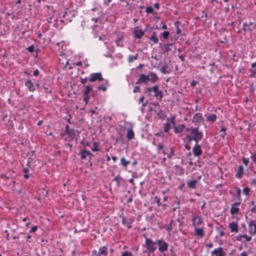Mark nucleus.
<instances>
[{"instance_id": "obj_1", "label": "nucleus", "mask_w": 256, "mask_h": 256, "mask_svg": "<svg viewBox=\"0 0 256 256\" xmlns=\"http://www.w3.org/2000/svg\"><path fill=\"white\" fill-rule=\"evenodd\" d=\"M186 130L187 132L190 130V134H188L186 137V139H188L187 143L190 144L192 140L195 141L196 142H198L202 140L203 132L202 130H199L198 126L191 127L190 128H186Z\"/></svg>"}, {"instance_id": "obj_2", "label": "nucleus", "mask_w": 256, "mask_h": 256, "mask_svg": "<svg viewBox=\"0 0 256 256\" xmlns=\"http://www.w3.org/2000/svg\"><path fill=\"white\" fill-rule=\"evenodd\" d=\"M158 80V77L157 74L153 72H148V74H141L136 82V84H148V82L152 83H154Z\"/></svg>"}, {"instance_id": "obj_3", "label": "nucleus", "mask_w": 256, "mask_h": 256, "mask_svg": "<svg viewBox=\"0 0 256 256\" xmlns=\"http://www.w3.org/2000/svg\"><path fill=\"white\" fill-rule=\"evenodd\" d=\"M91 91H92V88L90 85L84 86V90L82 91L83 94V100L87 104L90 100L89 94Z\"/></svg>"}, {"instance_id": "obj_4", "label": "nucleus", "mask_w": 256, "mask_h": 256, "mask_svg": "<svg viewBox=\"0 0 256 256\" xmlns=\"http://www.w3.org/2000/svg\"><path fill=\"white\" fill-rule=\"evenodd\" d=\"M79 155H80L81 159L84 160H86V157L88 156L89 157V162H90L92 158L94 156V154L92 153L90 150H86V148L80 152Z\"/></svg>"}, {"instance_id": "obj_5", "label": "nucleus", "mask_w": 256, "mask_h": 256, "mask_svg": "<svg viewBox=\"0 0 256 256\" xmlns=\"http://www.w3.org/2000/svg\"><path fill=\"white\" fill-rule=\"evenodd\" d=\"M145 243L146 245V248L150 252H153L156 250L155 246V244H157L156 242H154L150 238H146Z\"/></svg>"}, {"instance_id": "obj_6", "label": "nucleus", "mask_w": 256, "mask_h": 256, "mask_svg": "<svg viewBox=\"0 0 256 256\" xmlns=\"http://www.w3.org/2000/svg\"><path fill=\"white\" fill-rule=\"evenodd\" d=\"M104 80V79L102 76V74L100 72L91 74L88 79V80L90 82H94L96 80L102 81Z\"/></svg>"}, {"instance_id": "obj_7", "label": "nucleus", "mask_w": 256, "mask_h": 256, "mask_svg": "<svg viewBox=\"0 0 256 256\" xmlns=\"http://www.w3.org/2000/svg\"><path fill=\"white\" fill-rule=\"evenodd\" d=\"M156 243L158 245V250L161 252H164L167 250L168 244L162 240H158Z\"/></svg>"}, {"instance_id": "obj_8", "label": "nucleus", "mask_w": 256, "mask_h": 256, "mask_svg": "<svg viewBox=\"0 0 256 256\" xmlns=\"http://www.w3.org/2000/svg\"><path fill=\"white\" fill-rule=\"evenodd\" d=\"M108 248L107 246H100L99 248L98 252H97L96 250H94L92 252V253L96 254V256H106L108 254Z\"/></svg>"}, {"instance_id": "obj_9", "label": "nucleus", "mask_w": 256, "mask_h": 256, "mask_svg": "<svg viewBox=\"0 0 256 256\" xmlns=\"http://www.w3.org/2000/svg\"><path fill=\"white\" fill-rule=\"evenodd\" d=\"M192 152L194 156H195L200 157L202 155V150L198 142H196L194 146L192 148Z\"/></svg>"}, {"instance_id": "obj_10", "label": "nucleus", "mask_w": 256, "mask_h": 256, "mask_svg": "<svg viewBox=\"0 0 256 256\" xmlns=\"http://www.w3.org/2000/svg\"><path fill=\"white\" fill-rule=\"evenodd\" d=\"M160 46L162 48V54H168V52L172 50V48H170V46L173 45L172 43H167L164 44V46H162V43H160Z\"/></svg>"}, {"instance_id": "obj_11", "label": "nucleus", "mask_w": 256, "mask_h": 256, "mask_svg": "<svg viewBox=\"0 0 256 256\" xmlns=\"http://www.w3.org/2000/svg\"><path fill=\"white\" fill-rule=\"evenodd\" d=\"M134 36L138 39L141 38L144 34V31L140 29L139 27L136 26L134 28Z\"/></svg>"}, {"instance_id": "obj_12", "label": "nucleus", "mask_w": 256, "mask_h": 256, "mask_svg": "<svg viewBox=\"0 0 256 256\" xmlns=\"http://www.w3.org/2000/svg\"><path fill=\"white\" fill-rule=\"evenodd\" d=\"M152 92L154 93V96L158 98L160 100L163 96V93L162 90H159V86L158 85H154L152 86Z\"/></svg>"}, {"instance_id": "obj_13", "label": "nucleus", "mask_w": 256, "mask_h": 256, "mask_svg": "<svg viewBox=\"0 0 256 256\" xmlns=\"http://www.w3.org/2000/svg\"><path fill=\"white\" fill-rule=\"evenodd\" d=\"M204 121V118L202 116V114L199 112L196 114L194 116L192 120V122L194 123L195 124L198 125L201 122Z\"/></svg>"}, {"instance_id": "obj_14", "label": "nucleus", "mask_w": 256, "mask_h": 256, "mask_svg": "<svg viewBox=\"0 0 256 256\" xmlns=\"http://www.w3.org/2000/svg\"><path fill=\"white\" fill-rule=\"evenodd\" d=\"M24 85L30 92H34L36 90L35 86L30 79H27L24 82Z\"/></svg>"}, {"instance_id": "obj_15", "label": "nucleus", "mask_w": 256, "mask_h": 256, "mask_svg": "<svg viewBox=\"0 0 256 256\" xmlns=\"http://www.w3.org/2000/svg\"><path fill=\"white\" fill-rule=\"evenodd\" d=\"M249 233L254 234L256 233V224L254 221L250 220L248 222Z\"/></svg>"}, {"instance_id": "obj_16", "label": "nucleus", "mask_w": 256, "mask_h": 256, "mask_svg": "<svg viewBox=\"0 0 256 256\" xmlns=\"http://www.w3.org/2000/svg\"><path fill=\"white\" fill-rule=\"evenodd\" d=\"M212 254L216 255V256H225L226 253L222 247H219L218 248L214 249L212 252Z\"/></svg>"}, {"instance_id": "obj_17", "label": "nucleus", "mask_w": 256, "mask_h": 256, "mask_svg": "<svg viewBox=\"0 0 256 256\" xmlns=\"http://www.w3.org/2000/svg\"><path fill=\"white\" fill-rule=\"evenodd\" d=\"M228 227L230 229L231 232H234L235 233L238 232V224L236 222H232L230 223Z\"/></svg>"}, {"instance_id": "obj_18", "label": "nucleus", "mask_w": 256, "mask_h": 256, "mask_svg": "<svg viewBox=\"0 0 256 256\" xmlns=\"http://www.w3.org/2000/svg\"><path fill=\"white\" fill-rule=\"evenodd\" d=\"M244 168L242 165H240L238 168V170L236 174V177L237 178L240 179L244 174Z\"/></svg>"}, {"instance_id": "obj_19", "label": "nucleus", "mask_w": 256, "mask_h": 256, "mask_svg": "<svg viewBox=\"0 0 256 256\" xmlns=\"http://www.w3.org/2000/svg\"><path fill=\"white\" fill-rule=\"evenodd\" d=\"M134 133L132 128H128L126 132V138L128 140H132L134 138Z\"/></svg>"}, {"instance_id": "obj_20", "label": "nucleus", "mask_w": 256, "mask_h": 256, "mask_svg": "<svg viewBox=\"0 0 256 256\" xmlns=\"http://www.w3.org/2000/svg\"><path fill=\"white\" fill-rule=\"evenodd\" d=\"M195 234L202 238L204 236V232L202 228H196L194 230Z\"/></svg>"}, {"instance_id": "obj_21", "label": "nucleus", "mask_w": 256, "mask_h": 256, "mask_svg": "<svg viewBox=\"0 0 256 256\" xmlns=\"http://www.w3.org/2000/svg\"><path fill=\"white\" fill-rule=\"evenodd\" d=\"M176 168L178 169V170L176 171V174L179 176L183 175L184 173V168L182 167H180L178 165H175L174 166Z\"/></svg>"}, {"instance_id": "obj_22", "label": "nucleus", "mask_w": 256, "mask_h": 256, "mask_svg": "<svg viewBox=\"0 0 256 256\" xmlns=\"http://www.w3.org/2000/svg\"><path fill=\"white\" fill-rule=\"evenodd\" d=\"M118 137L116 138V142L114 145H116V144L121 143L122 144H124V138L123 137L122 135L119 133Z\"/></svg>"}, {"instance_id": "obj_23", "label": "nucleus", "mask_w": 256, "mask_h": 256, "mask_svg": "<svg viewBox=\"0 0 256 256\" xmlns=\"http://www.w3.org/2000/svg\"><path fill=\"white\" fill-rule=\"evenodd\" d=\"M236 192L234 194V196L236 197L238 200H242L241 198V190L239 188H235Z\"/></svg>"}, {"instance_id": "obj_24", "label": "nucleus", "mask_w": 256, "mask_h": 256, "mask_svg": "<svg viewBox=\"0 0 256 256\" xmlns=\"http://www.w3.org/2000/svg\"><path fill=\"white\" fill-rule=\"evenodd\" d=\"M193 226H196V225H199L202 223L201 218L200 217L195 216L192 218Z\"/></svg>"}, {"instance_id": "obj_25", "label": "nucleus", "mask_w": 256, "mask_h": 256, "mask_svg": "<svg viewBox=\"0 0 256 256\" xmlns=\"http://www.w3.org/2000/svg\"><path fill=\"white\" fill-rule=\"evenodd\" d=\"M122 180H123V178L119 174L116 176L113 180V181L116 182V186L118 188H120V182Z\"/></svg>"}, {"instance_id": "obj_26", "label": "nucleus", "mask_w": 256, "mask_h": 256, "mask_svg": "<svg viewBox=\"0 0 256 256\" xmlns=\"http://www.w3.org/2000/svg\"><path fill=\"white\" fill-rule=\"evenodd\" d=\"M217 116L216 114H210L207 118H206V121L208 122H214L216 120Z\"/></svg>"}, {"instance_id": "obj_27", "label": "nucleus", "mask_w": 256, "mask_h": 256, "mask_svg": "<svg viewBox=\"0 0 256 256\" xmlns=\"http://www.w3.org/2000/svg\"><path fill=\"white\" fill-rule=\"evenodd\" d=\"M197 183V180H192L188 181L187 183L188 187L192 188H196V185Z\"/></svg>"}, {"instance_id": "obj_28", "label": "nucleus", "mask_w": 256, "mask_h": 256, "mask_svg": "<svg viewBox=\"0 0 256 256\" xmlns=\"http://www.w3.org/2000/svg\"><path fill=\"white\" fill-rule=\"evenodd\" d=\"M130 163V160H126L124 158H122L120 160V165H122L124 167H126Z\"/></svg>"}, {"instance_id": "obj_29", "label": "nucleus", "mask_w": 256, "mask_h": 256, "mask_svg": "<svg viewBox=\"0 0 256 256\" xmlns=\"http://www.w3.org/2000/svg\"><path fill=\"white\" fill-rule=\"evenodd\" d=\"M240 208H238L232 206L230 209V212L232 215L238 214Z\"/></svg>"}, {"instance_id": "obj_30", "label": "nucleus", "mask_w": 256, "mask_h": 256, "mask_svg": "<svg viewBox=\"0 0 256 256\" xmlns=\"http://www.w3.org/2000/svg\"><path fill=\"white\" fill-rule=\"evenodd\" d=\"M168 68V65L166 64L165 65H164L162 66L160 68V71L162 73V74H169L170 73V71H168L167 70Z\"/></svg>"}, {"instance_id": "obj_31", "label": "nucleus", "mask_w": 256, "mask_h": 256, "mask_svg": "<svg viewBox=\"0 0 256 256\" xmlns=\"http://www.w3.org/2000/svg\"><path fill=\"white\" fill-rule=\"evenodd\" d=\"M174 128V132L176 134H179L182 132L183 130L180 127V125L176 126L175 124L172 126Z\"/></svg>"}, {"instance_id": "obj_32", "label": "nucleus", "mask_w": 256, "mask_h": 256, "mask_svg": "<svg viewBox=\"0 0 256 256\" xmlns=\"http://www.w3.org/2000/svg\"><path fill=\"white\" fill-rule=\"evenodd\" d=\"M152 87H145L144 88V92L148 96H151V92H152Z\"/></svg>"}, {"instance_id": "obj_33", "label": "nucleus", "mask_w": 256, "mask_h": 256, "mask_svg": "<svg viewBox=\"0 0 256 256\" xmlns=\"http://www.w3.org/2000/svg\"><path fill=\"white\" fill-rule=\"evenodd\" d=\"M138 54H136L135 56L130 55L128 57V61L129 62H133L134 60L138 58Z\"/></svg>"}, {"instance_id": "obj_34", "label": "nucleus", "mask_w": 256, "mask_h": 256, "mask_svg": "<svg viewBox=\"0 0 256 256\" xmlns=\"http://www.w3.org/2000/svg\"><path fill=\"white\" fill-rule=\"evenodd\" d=\"M156 116L158 118L164 119L166 116L164 114L162 110H160L158 112H156Z\"/></svg>"}, {"instance_id": "obj_35", "label": "nucleus", "mask_w": 256, "mask_h": 256, "mask_svg": "<svg viewBox=\"0 0 256 256\" xmlns=\"http://www.w3.org/2000/svg\"><path fill=\"white\" fill-rule=\"evenodd\" d=\"M100 146V143L98 142H94L93 143V146L92 148V150L94 152H98L100 150L98 148V147Z\"/></svg>"}, {"instance_id": "obj_36", "label": "nucleus", "mask_w": 256, "mask_h": 256, "mask_svg": "<svg viewBox=\"0 0 256 256\" xmlns=\"http://www.w3.org/2000/svg\"><path fill=\"white\" fill-rule=\"evenodd\" d=\"M171 128L170 124L169 122H166L164 125V132H168L169 130Z\"/></svg>"}, {"instance_id": "obj_37", "label": "nucleus", "mask_w": 256, "mask_h": 256, "mask_svg": "<svg viewBox=\"0 0 256 256\" xmlns=\"http://www.w3.org/2000/svg\"><path fill=\"white\" fill-rule=\"evenodd\" d=\"M27 162H28V164H31L33 168H34L36 165V162L34 160V158L31 157L28 158Z\"/></svg>"}, {"instance_id": "obj_38", "label": "nucleus", "mask_w": 256, "mask_h": 256, "mask_svg": "<svg viewBox=\"0 0 256 256\" xmlns=\"http://www.w3.org/2000/svg\"><path fill=\"white\" fill-rule=\"evenodd\" d=\"M42 87L44 90V92L46 94H51L52 93V91L51 90H48V86L45 84H43Z\"/></svg>"}, {"instance_id": "obj_39", "label": "nucleus", "mask_w": 256, "mask_h": 256, "mask_svg": "<svg viewBox=\"0 0 256 256\" xmlns=\"http://www.w3.org/2000/svg\"><path fill=\"white\" fill-rule=\"evenodd\" d=\"M179 24H180V22H178V21L174 23V25H175L176 27L177 28V29H176V34H182V30L180 28H178Z\"/></svg>"}, {"instance_id": "obj_40", "label": "nucleus", "mask_w": 256, "mask_h": 256, "mask_svg": "<svg viewBox=\"0 0 256 256\" xmlns=\"http://www.w3.org/2000/svg\"><path fill=\"white\" fill-rule=\"evenodd\" d=\"M170 35V32L168 31H164L161 34L160 36H162L164 39H167Z\"/></svg>"}, {"instance_id": "obj_41", "label": "nucleus", "mask_w": 256, "mask_h": 256, "mask_svg": "<svg viewBox=\"0 0 256 256\" xmlns=\"http://www.w3.org/2000/svg\"><path fill=\"white\" fill-rule=\"evenodd\" d=\"M115 42L117 46H120L121 47L124 46V44H122V40L121 38H118V40H115Z\"/></svg>"}, {"instance_id": "obj_42", "label": "nucleus", "mask_w": 256, "mask_h": 256, "mask_svg": "<svg viewBox=\"0 0 256 256\" xmlns=\"http://www.w3.org/2000/svg\"><path fill=\"white\" fill-rule=\"evenodd\" d=\"M68 134L72 138H74L76 136L75 132L74 129H71L70 132Z\"/></svg>"}, {"instance_id": "obj_43", "label": "nucleus", "mask_w": 256, "mask_h": 256, "mask_svg": "<svg viewBox=\"0 0 256 256\" xmlns=\"http://www.w3.org/2000/svg\"><path fill=\"white\" fill-rule=\"evenodd\" d=\"M150 39L154 44H158V38L157 36H151Z\"/></svg>"}, {"instance_id": "obj_44", "label": "nucleus", "mask_w": 256, "mask_h": 256, "mask_svg": "<svg viewBox=\"0 0 256 256\" xmlns=\"http://www.w3.org/2000/svg\"><path fill=\"white\" fill-rule=\"evenodd\" d=\"M248 27V24L246 22H244L243 24V25H242V30L244 31V33H243V34L244 36L246 34V33L247 31V29L246 28V27Z\"/></svg>"}, {"instance_id": "obj_45", "label": "nucleus", "mask_w": 256, "mask_h": 256, "mask_svg": "<svg viewBox=\"0 0 256 256\" xmlns=\"http://www.w3.org/2000/svg\"><path fill=\"white\" fill-rule=\"evenodd\" d=\"M242 191H243L244 194L245 195L248 196L249 194V193L250 192V188L248 187H245L244 188Z\"/></svg>"}, {"instance_id": "obj_46", "label": "nucleus", "mask_w": 256, "mask_h": 256, "mask_svg": "<svg viewBox=\"0 0 256 256\" xmlns=\"http://www.w3.org/2000/svg\"><path fill=\"white\" fill-rule=\"evenodd\" d=\"M250 72H251V74L250 76L251 78H254L256 76V69H250Z\"/></svg>"}, {"instance_id": "obj_47", "label": "nucleus", "mask_w": 256, "mask_h": 256, "mask_svg": "<svg viewBox=\"0 0 256 256\" xmlns=\"http://www.w3.org/2000/svg\"><path fill=\"white\" fill-rule=\"evenodd\" d=\"M132 254L129 251H125L122 253L121 256H132Z\"/></svg>"}, {"instance_id": "obj_48", "label": "nucleus", "mask_w": 256, "mask_h": 256, "mask_svg": "<svg viewBox=\"0 0 256 256\" xmlns=\"http://www.w3.org/2000/svg\"><path fill=\"white\" fill-rule=\"evenodd\" d=\"M242 161L243 164L246 166H248V164L249 162V158H246L244 157H243L242 158Z\"/></svg>"}, {"instance_id": "obj_49", "label": "nucleus", "mask_w": 256, "mask_h": 256, "mask_svg": "<svg viewBox=\"0 0 256 256\" xmlns=\"http://www.w3.org/2000/svg\"><path fill=\"white\" fill-rule=\"evenodd\" d=\"M174 154H175L174 150L172 148H171L170 149V154L167 156V157L168 158L171 159L172 158V156H174Z\"/></svg>"}, {"instance_id": "obj_50", "label": "nucleus", "mask_w": 256, "mask_h": 256, "mask_svg": "<svg viewBox=\"0 0 256 256\" xmlns=\"http://www.w3.org/2000/svg\"><path fill=\"white\" fill-rule=\"evenodd\" d=\"M242 238H246V241L244 242V243H245L246 242H250L252 240V237L248 236L247 234H242Z\"/></svg>"}, {"instance_id": "obj_51", "label": "nucleus", "mask_w": 256, "mask_h": 256, "mask_svg": "<svg viewBox=\"0 0 256 256\" xmlns=\"http://www.w3.org/2000/svg\"><path fill=\"white\" fill-rule=\"evenodd\" d=\"M146 11L148 14H151V13H153L154 9L152 6H149L146 8Z\"/></svg>"}, {"instance_id": "obj_52", "label": "nucleus", "mask_w": 256, "mask_h": 256, "mask_svg": "<svg viewBox=\"0 0 256 256\" xmlns=\"http://www.w3.org/2000/svg\"><path fill=\"white\" fill-rule=\"evenodd\" d=\"M172 220H171L170 224H168L167 226H166V230L168 231H170V230H172Z\"/></svg>"}, {"instance_id": "obj_53", "label": "nucleus", "mask_w": 256, "mask_h": 256, "mask_svg": "<svg viewBox=\"0 0 256 256\" xmlns=\"http://www.w3.org/2000/svg\"><path fill=\"white\" fill-rule=\"evenodd\" d=\"M81 144H82L84 146H89L90 145L89 142L88 140H84V138L82 140Z\"/></svg>"}, {"instance_id": "obj_54", "label": "nucleus", "mask_w": 256, "mask_h": 256, "mask_svg": "<svg viewBox=\"0 0 256 256\" xmlns=\"http://www.w3.org/2000/svg\"><path fill=\"white\" fill-rule=\"evenodd\" d=\"M98 90H102L104 92H105L107 88L106 86L102 84L98 87Z\"/></svg>"}, {"instance_id": "obj_55", "label": "nucleus", "mask_w": 256, "mask_h": 256, "mask_svg": "<svg viewBox=\"0 0 256 256\" xmlns=\"http://www.w3.org/2000/svg\"><path fill=\"white\" fill-rule=\"evenodd\" d=\"M26 50L31 53L33 52L34 51V45H31L30 46H28L27 48H26Z\"/></svg>"}, {"instance_id": "obj_56", "label": "nucleus", "mask_w": 256, "mask_h": 256, "mask_svg": "<svg viewBox=\"0 0 256 256\" xmlns=\"http://www.w3.org/2000/svg\"><path fill=\"white\" fill-rule=\"evenodd\" d=\"M96 27H98V25H94V28L92 30L93 33H94V34L95 37H97L98 36V32L96 30Z\"/></svg>"}, {"instance_id": "obj_57", "label": "nucleus", "mask_w": 256, "mask_h": 256, "mask_svg": "<svg viewBox=\"0 0 256 256\" xmlns=\"http://www.w3.org/2000/svg\"><path fill=\"white\" fill-rule=\"evenodd\" d=\"M133 222H134V220L130 219V222L126 224V226H127L128 228L130 229L132 228L131 224Z\"/></svg>"}, {"instance_id": "obj_58", "label": "nucleus", "mask_w": 256, "mask_h": 256, "mask_svg": "<svg viewBox=\"0 0 256 256\" xmlns=\"http://www.w3.org/2000/svg\"><path fill=\"white\" fill-rule=\"evenodd\" d=\"M80 82L82 84H86V82H87L88 81V78L86 77L84 78H80Z\"/></svg>"}, {"instance_id": "obj_59", "label": "nucleus", "mask_w": 256, "mask_h": 256, "mask_svg": "<svg viewBox=\"0 0 256 256\" xmlns=\"http://www.w3.org/2000/svg\"><path fill=\"white\" fill-rule=\"evenodd\" d=\"M250 185L251 186H254V188H256V179L253 178L252 180L250 182Z\"/></svg>"}, {"instance_id": "obj_60", "label": "nucleus", "mask_w": 256, "mask_h": 256, "mask_svg": "<svg viewBox=\"0 0 256 256\" xmlns=\"http://www.w3.org/2000/svg\"><path fill=\"white\" fill-rule=\"evenodd\" d=\"M175 118H176L175 116L172 117L170 119L169 118H168L167 121L168 122V121L170 120V122L173 124V125H174L175 124V122H174Z\"/></svg>"}, {"instance_id": "obj_61", "label": "nucleus", "mask_w": 256, "mask_h": 256, "mask_svg": "<svg viewBox=\"0 0 256 256\" xmlns=\"http://www.w3.org/2000/svg\"><path fill=\"white\" fill-rule=\"evenodd\" d=\"M164 146L162 143H158L157 146L158 150H163Z\"/></svg>"}, {"instance_id": "obj_62", "label": "nucleus", "mask_w": 256, "mask_h": 256, "mask_svg": "<svg viewBox=\"0 0 256 256\" xmlns=\"http://www.w3.org/2000/svg\"><path fill=\"white\" fill-rule=\"evenodd\" d=\"M155 199L156 200V202L157 203L158 206H160L161 205V202H160V198L158 196H156Z\"/></svg>"}, {"instance_id": "obj_63", "label": "nucleus", "mask_w": 256, "mask_h": 256, "mask_svg": "<svg viewBox=\"0 0 256 256\" xmlns=\"http://www.w3.org/2000/svg\"><path fill=\"white\" fill-rule=\"evenodd\" d=\"M140 86H134V90H133V92L134 93H136L140 91Z\"/></svg>"}, {"instance_id": "obj_64", "label": "nucleus", "mask_w": 256, "mask_h": 256, "mask_svg": "<svg viewBox=\"0 0 256 256\" xmlns=\"http://www.w3.org/2000/svg\"><path fill=\"white\" fill-rule=\"evenodd\" d=\"M251 158L254 162H256V153H254V154L252 156Z\"/></svg>"}]
</instances>
